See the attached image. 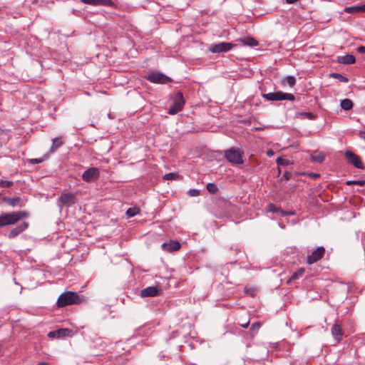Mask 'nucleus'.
Instances as JSON below:
<instances>
[{"label": "nucleus", "mask_w": 365, "mask_h": 365, "mask_svg": "<svg viewBox=\"0 0 365 365\" xmlns=\"http://www.w3.org/2000/svg\"><path fill=\"white\" fill-rule=\"evenodd\" d=\"M3 201L6 202L8 205H9L11 207H23L24 204L22 203V200L20 197H3Z\"/></svg>", "instance_id": "2eb2a0df"}, {"label": "nucleus", "mask_w": 365, "mask_h": 365, "mask_svg": "<svg viewBox=\"0 0 365 365\" xmlns=\"http://www.w3.org/2000/svg\"><path fill=\"white\" fill-rule=\"evenodd\" d=\"M234 47V44L228 42H220L214 43L210 46L208 51L213 53H220L222 52H227Z\"/></svg>", "instance_id": "0eeeda50"}, {"label": "nucleus", "mask_w": 365, "mask_h": 365, "mask_svg": "<svg viewBox=\"0 0 365 365\" xmlns=\"http://www.w3.org/2000/svg\"><path fill=\"white\" fill-rule=\"evenodd\" d=\"M325 249L324 247H318L314 250L307 258V263L309 264H314L322 259L324 255Z\"/></svg>", "instance_id": "9d476101"}, {"label": "nucleus", "mask_w": 365, "mask_h": 365, "mask_svg": "<svg viewBox=\"0 0 365 365\" xmlns=\"http://www.w3.org/2000/svg\"><path fill=\"white\" fill-rule=\"evenodd\" d=\"M344 82H348V78L344 77L343 78Z\"/></svg>", "instance_id": "3c124183"}, {"label": "nucleus", "mask_w": 365, "mask_h": 365, "mask_svg": "<svg viewBox=\"0 0 365 365\" xmlns=\"http://www.w3.org/2000/svg\"><path fill=\"white\" fill-rule=\"evenodd\" d=\"M299 115H303L309 120H312L314 118V114L312 113H309V112L301 113H299Z\"/></svg>", "instance_id": "e433bc0d"}, {"label": "nucleus", "mask_w": 365, "mask_h": 365, "mask_svg": "<svg viewBox=\"0 0 365 365\" xmlns=\"http://www.w3.org/2000/svg\"><path fill=\"white\" fill-rule=\"evenodd\" d=\"M260 327V324L259 322H255L252 324L251 329L252 330H258Z\"/></svg>", "instance_id": "ea45409f"}, {"label": "nucleus", "mask_w": 365, "mask_h": 365, "mask_svg": "<svg viewBox=\"0 0 365 365\" xmlns=\"http://www.w3.org/2000/svg\"><path fill=\"white\" fill-rule=\"evenodd\" d=\"M138 213V208L136 207H130L128 208L126 211V215L128 217H132L135 216Z\"/></svg>", "instance_id": "c756f323"}, {"label": "nucleus", "mask_w": 365, "mask_h": 365, "mask_svg": "<svg viewBox=\"0 0 365 365\" xmlns=\"http://www.w3.org/2000/svg\"><path fill=\"white\" fill-rule=\"evenodd\" d=\"M240 41L242 42L245 46H248L251 47L258 46V41L255 38L250 36L241 38L240 39Z\"/></svg>", "instance_id": "412c9836"}, {"label": "nucleus", "mask_w": 365, "mask_h": 365, "mask_svg": "<svg viewBox=\"0 0 365 365\" xmlns=\"http://www.w3.org/2000/svg\"><path fill=\"white\" fill-rule=\"evenodd\" d=\"M304 272V268L299 269L298 270H297L292 274V276L290 277V278L288 280V282L299 279L300 277H302L303 275Z\"/></svg>", "instance_id": "5701e85b"}, {"label": "nucleus", "mask_w": 365, "mask_h": 365, "mask_svg": "<svg viewBox=\"0 0 365 365\" xmlns=\"http://www.w3.org/2000/svg\"><path fill=\"white\" fill-rule=\"evenodd\" d=\"M331 333L334 339L339 341L342 337V328L340 324H336L331 328Z\"/></svg>", "instance_id": "aec40b11"}, {"label": "nucleus", "mask_w": 365, "mask_h": 365, "mask_svg": "<svg viewBox=\"0 0 365 365\" xmlns=\"http://www.w3.org/2000/svg\"><path fill=\"white\" fill-rule=\"evenodd\" d=\"M276 163H277V164L278 165H288L289 164V160L283 159L281 157H279V158H277Z\"/></svg>", "instance_id": "f704fd0d"}, {"label": "nucleus", "mask_w": 365, "mask_h": 365, "mask_svg": "<svg viewBox=\"0 0 365 365\" xmlns=\"http://www.w3.org/2000/svg\"><path fill=\"white\" fill-rule=\"evenodd\" d=\"M340 106L342 108V100L340 101Z\"/></svg>", "instance_id": "864d4df0"}, {"label": "nucleus", "mask_w": 365, "mask_h": 365, "mask_svg": "<svg viewBox=\"0 0 365 365\" xmlns=\"http://www.w3.org/2000/svg\"><path fill=\"white\" fill-rule=\"evenodd\" d=\"M64 144L62 137H57L52 139V144L49 150L48 154L55 153L60 147Z\"/></svg>", "instance_id": "dca6fc26"}, {"label": "nucleus", "mask_w": 365, "mask_h": 365, "mask_svg": "<svg viewBox=\"0 0 365 365\" xmlns=\"http://www.w3.org/2000/svg\"><path fill=\"white\" fill-rule=\"evenodd\" d=\"M291 176H292L291 173L285 172L282 176V178H284L286 180H288L289 179H290Z\"/></svg>", "instance_id": "a19ab883"}, {"label": "nucleus", "mask_w": 365, "mask_h": 365, "mask_svg": "<svg viewBox=\"0 0 365 365\" xmlns=\"http://www.w3.org/2000/svg\"><path fill=\"white\" fill-rule=\"evenodd\" d=\"M100 177V171L97 168H90L82 174V179L86 182H92L97 180Z\"/></svg>", "instance_id": "6e6552de"}, {"label": "nucleus", "mask_w": 365, "mask_h": 365, "mask_svg": "<svg viewBox=\"0 0 365 365\" xmlns=\"http://www.w3.org/2000/svg\"><path fill=\"white\" fill-rule=\"evenodd\" d=\"M347 185H356L363 186L365 185V180H348L345 182Z\"/></svg>", "instance_id": "473e14b6"}, {"label": "nucleus", "mask_w": 365, "mask_h": 365, "mask_svg": "<svg viewBox=\"0 0 365 365\" xmlns=\"http://www.w3.org/2000/svg\"><path fill=\"white\" fill-rule=\"evenodd\" d=\"M355 287L351 284H347V290L348 292L354 293L355 292Z\"/></svg>", "instance_id": "58836bf2"}, {"label": "nucleus", "mask_w": 365, "mask_h": 365, "mask_svg": "<svg viewBox=\"0 0 365 365\" xmlns=\"http://www.w3.org/2000/svg\"><path fill=\"white\" fill-rule=\"evenodd\" d=\"M14 185V182L11 180H0V186L2 187H9Z\"/></svg>", "instance_id": "72a5a7b5"}, {"label": "nucleus", "mask_w": 365, "mask_h": 365, "mask_svg": "<svg viewBox=\"0 0 365 365\" xmlns=\"http://www.w3.org/2000/svg\"><path fill=\"white\" fill-rule=\"evenodd\" d=\"M207 190L212 194H215L218 191V188L215 183H208L207 185Z\"/></svg>", "instance_id": "7c9ffc66"}, {"label": "nucleus", "mask_w": 365, "mask_h": 365, "mask_svg": "<svg viewBox=\"0 0 365 365\" xmlns=\"http://www.w3.org/2000/svg\"><path fill=\"white\" fill-rule=\"evenodd\" d=\"M38 365H49V364L46 362H41Z\"/></svg>", "instance_id": "8fccbe9b"}, {"label": "nucleus", "mask_w": 365, "mask_h": 365, "mask_svg": "<svg viewBox=\"0 0 365 365\" xmlns=\"http://www.w3.org/2000/svg\"><path fill=\"white\" fill-rule=\"evenodd\" d=\"M76 197L70 192H63L59 198V201L63 205L70 206L75 203Z\"/></svg>", "instance_id": "ddd939ff"}, {"label": "nucleus", "mask_w": 365, "mask_h": 365, "mask_svg": "<svg viewBox=\"0 0 365 365\" xmlns=\"http://www.w3.org/2000/svg\"><path fill=\"white\" fill-rule=\"evenodd\" d=\"M274 155V152L271 150L267 151V155L269 157H272Z\"/></svg>", "instance_id": "49530a36"}, {"label": "nucleus", "mask_w": 365, "mask_h": 365, "mask_svg": "<svg viewBox=\"0 0 365 365\" xmlns=\"http://www.w3.org/2000/svg\"><path fill=\"white\" fill-rule=\"evenodd\" d=\"M263 98L269 101H294L295 100V96L292 93H284L282 91H277L273 93H264L262 95Z\"/></svg>", "instance_id": "39448f33"}, {"label": "nucleus", "mask_w": 365, "mask_h": 365, "mask_svg": "<svg viewBox=\"0 0 365 365\" xmlns=\"http://www.w3.org/2000/svg\"><path fill=\"white\" fill-rule=\"evenodd\" d=\"M48 336L50 337V338H55V337L57 338L56 330V331H50L48 334Z\"/></svg>", "instance_id": "79ce46f5"}, {"label": "nucleus", "mask_w": 365, "mask_h": 365, "mask_svg": "<svg viewBox=\"0 0 365 365\" xmlns=\"http://www.w3.org/2000/svg\"><path fill=\"white\" fill-rule=\"evenodd\" d=\"M147 79L154 83H167L171 81V79L161 73H152L147 76Z\"/></svg>", "instance_id": "1a4fd4ad"}, {"label": "nucleus", "mask_w": 365, "mask_h": 365, "mask_svg": "<svg viewBox=\"0 0 365 365\" xmlns=\"http://www.w3.org/2000/svg\"><path fill=\"white\" fill-rule=\"evenodd\" d=\"M344 156L346 158L349 164L352 165L358 169H364V165L360 158V157L351 150H347L344 153Z\"/></svg>", "instance_id": "423d86ee"}, {"label": "nucleus", "mask_w": 365, "mask_h": 365, "mask_svg": "<svg viewBox=\"0 0 365 365\" xmlns=\"http://www.w3.org/2000/svg\"><path fill=\"white\" fill-rule=\"evenodd\" d=\"M188 195L191 197H196L200 195V192L196 189H191L188 191Z\"/></svg>", "instance_id": "c9c22d12"}, {"label": "nucleus", "mask_w": 365, "mask_h": 365, "mask_svg": "<svg viewBox=\"0 0 365 365\" xmlns=\"http://www.w3.org/2000/svg\"><path fill=\"white\" fill-rule=\"evenodd\" d=\"M179 175L174 173H170L168 174H165L163 176V179L166 180H177L178 178Z\"/></svg>", "instance_id": "2f4dec72"}, {"label": "nucleus", "mask_w": 365, "mask_h": 365, "mask_svg": "<svg viewBox=\"0 0 365 365\" xmlns=\"http://www.w3.org/2000/svg\"><path fill=\"white\" fill-rule=\"evenodd\" d=\"M341 61H342V57H340V56H339V57L338 58V61L341 63Z\"/></svg>", "instance_id": "603ef678"}, {"label": "nucleus", "mask_w": 365, "mask_h": 365, "mask_svg": "<svg viewBox=\"0 0 365 365\" xmlns=\"http://www.w3.org/2000/svg\"><path fill=\"white\" fill-rule=\"evenodd\" d=\"M330 76L337 78L339 81H342V75L337 73H331L329 74Z\"/></svg>", "instance_id": "4c0bfd02"}, {"label": "nucleus", "mask_w": 365, "mask_h": 365, "mask_svg": "<svg viewBox=\"0 0 365 365\" xmlns=\"http://www.w3.org/2000/svg\"><path fill=\"white\" fill-rule=\"evenodd\" d=\"M244 291H245V294H247L251 297H255L257 292V289L254 287L246 286L244 288Z\"/></svg>", "instance_id": "393cba45"}, {"label": "nucleus", "mask_w": 365, "mask_h": 365, "mask_svg": "<svg viewBox=\"0 0 365 365\" xmlns=\"http://www.w3.org/2000/svg\"><path fill=\"white\" fill-rule=\"evenodd\" d=\"M72 331L69 329H59L56 330L57 338H62L68 336Z\"/></svg>", "instance_id": "b1692460"}, {"label": "nucleus", "mask_w": 365, "mask_h": 365, "mask_svg": "<svg viewBox=\"0 0 365 365\" xmlns=\"http://www.w3.org/2000/svg\"><path fill=\"white\" fill-rule=\"evenodd\" d=\"M163 247L167 251L174 252L180 248V244L177 241H172L170 243H163Z\"/></svg>", "instance_id": "6ab92c4d"}, {"label": "nucleus", "mask_w": 365, "mask_h": 365, "mask_svg": "<svg viewBox=\"0 0 365 365\" xmlns=\"http://www.w3.org/2000/svg\"><path fill=\"white\" fill-rule=\"evenodd\" d=\"M29 215V212L26 210L3 212L0 215V227L14 225L21 219L28 218Z\"/></svg>", "instance_id": "f257e3e1"}, {"label": "nucleus", "mask_w": 365, "mask_h": 365, "mask_svg": "<svg viewBox=\"0 0 365 365\" xmlns=\"http://www.w3.org/2000/svg\"><path fill=\"white\" fill-rule=\"evenodd\" d=\"M354 106V103L351 99L344 98V110H349Z\"/></svg>", "instance_id": "bb28decb"}, {"label": "nucleus", "mask_w": 365, "mask_h": 365, "mask_svg": "<svg viewBox=\"0 0 365 365\" xmlns=\"http://www.w3.org/2000/svg\"><path fill=\"white\" fill-rule=\"evenodd\" d=\"M28 227L29 223L27 222H23L19 225L16 226V227H14L10 230V232L8 234L9 238L12 239L16 237L19 234L26 230Z\"/></svg>", "instance_id": "9b49d317"}, {"label": "nucleus", "mask_w": 365, "mask_h": 365, "mask_svg": "<svg viewBox=\"0 0 365 365\" xmlns=\"http://www.w3.org/2000/svg\"><path fill=\"white\" fill-rule=\"evenodd\" d=\"M170 100L173 101V105L168 111V114L175 115L183 109L185 101L182 92L178 91L173 93L170 96Z\"/></svg>", "instance_id": "7ed1b4c3"}, {"label": "nucleus", "mask_w": 365, "mask_h": 365, "mask_svg": "<svg viewBox=\"0 0 365 365\" xmlns=\"http://www.w3.org/2000/svg\"><path fill=\"white\" fill-rule=\"evenodd\" d=\"M299 0H286V2L287 4H294L296 3L297 1H298Z\"/></svg>", "instance_id": "de8ad7c7"}, {"label": "nucleus", "mask_w": 365, "mask_h": 365, "mask_svg": "<svg viewBox=\"0 0 365 365\" xmlns=\"http://www.w3.org/2000/svg\"><path fill=\"white\" fill-rule=\"evenodd\" d=\"M224 156L232 165L243 163V152L238 148H231L224 151Z\"/></svg>", "instance_id": "20e7f679"}, {"label": "nucleus", "mask_w": 365, "mask_h": 365, "mask_svg": "<svg viewBox=\"0 0 365 365\" xmlns=\"http://www.w3.org/2000/svg\"><path fill=\"white\" fill-rule=\"evenodd\" d=\"M160 290L158 287H148L140 291L141 297H153L159 295Z\"/></svg>", "instance_id": "f8f14e48"}, {"label": "nucleus", "mask_w": 365, "mask_h": 365, "mask_svg": "<svg viewBox=\"0 0 365 365\" xmlns=\"http://www.w3.org/2000/svg\"><path fill=\"white\" fill-rule=\"evenodd\" d=\"M267 209H268V211H269L272 213H278L282 216L294 215V212L284 211L280 207H276L274 204H272V203L267 206Z\"/></svg>", "instance_id": "a211bd4d"}, {"label": "nucleus", "mask_w": 365, "mask_h": 365, "mask_svg": "<svg viewBox=\"0 0 365 365\" xmlns=\"http://www.w3.org/2000/svg\"><path fill=\"white\" fill-rule=\"evenodd\" d=\"M360 136L361 138H363L365 140V132H361Z\"/></svg>", "instance_id": "09e8293b"}, {"label": "nucleus", "mask_w": 365, "mask_h": 365, "mask_svg": "<svg viewBox=\"0 0 365 365\" xmlns=\"http://www.w3.org/2000/svg\"><path fill=\"white\" fill-rule=\"evenodd\" d=\"M344 11L352 14L365 13V4L348 6L344 9Z\"/></svg>", "instance_id": "f3484780"}, {"label": "nucleus", "mask_w": 365, "mask_h": 365, "mask_svg": "<svg viewBox=\"0 0 365 365\" xmlns=\"http://www.w3.org/2000/svg\"><path fill=\"white\" fill-rule=\"evenodd\" d=\"M357 51L360 53L365 54V46H361L357 48Z\"/></svg>", "instance_id": "37998d69"}, {"label": "nucleus", "mask_w": 365, "mask_h": 365, "mask_svg": "<svg viewBox=\"0 0 365 365\" xmlns=\"http://www.w3.org/2000/svg\"><path fill=\"white\" fill-rule=\"evenodd\" d=\"M309 175L312 178H317L320 176L319 174L318 173H310Z\"/></svg>", "instance_id": "a18cd8bd"}, {"label": "nucleus", "mask_w": 365, "mask_h": 365, "mask_svg": "<svg viewBox=\"0 0 365 365\" xmlns=\"http://www.w3.org/2000/svg\"><path fill=\"white\" fill-rule=\"evenodd\" d=\"M49 154L48 155H46L43 158H32V159H29V162L31 163V164H38V163H43L46 158H48Z\"/></svg>", "instance_id": "c85d7f7f"}, {"label": "nucleus", "mask_w": 365, "mask_h": 365, "mask_svg": "<svg viewBox=\"0 0 365 365\" xmlns=\"http://www.w3.org/2000/svg\"><path fill=\"white\" fill-rule=\"evenodd\" d=\"M250 324V320H247L245 322H242L240 324V325L243 328H247Z\"/></svg>", "instance_id": "c03bdc74"}, {"label": "nucleus", "mask_w": 365, "mask_h": 365, "mask_svg": "<svg viewBox=\"0 0 365 365\" xmlns=\"http://www.w3.org/2000/svg\"><path fill=\"white\" fill-rule=\"evenodd\" d=\"M356 61L355 57L351 54L344 55V64H353Z\"/></svg>", "instance_id": "a878e982"}, {"label": "nucleus", "mask_w": 365, "mask_h": 365, "mask_svg": "<svg viewBox=\"0 0 365 365\" xmlns=\"http://www.w3.org/2000/svg\"><path fill=\"white\" fill-rule=\"evenodd\" d=\"M83 301L84 298L77 293L66 292L58 297L56 304L58 307H64L71 304H79Z\"/></svg>", "instance_id": "f03ea898"}, {"label": "nucleus", "mask_w": 365, "mask_h": 365, "mask_svg": "<svg viewBox=\"0 0 365 365\" xmlns=\"http://www.w3.org/2000/svg\"><path fill=\"white\" fill-rule=\"evenodd\" d=\"M81 1L83 4L92 6H114V3L112 1V0H81Z\"/></svg>", "instance_id": "4468645a"}, {"label": "nucleus", "mask_w": 365, "mask_h": 365, "mask_svg": "<svg viewBox=\"0 0 365 365\" xmlns=\"http://www.w3.org/2000/svg\"><path fill=\"white\" fill-rule=\"evenodd\" d=\"M324 154L322 153H316L311 155L313 162L321 163L324 160Z\"/></svg>", "instance_id": "4be33fe9"}, {"label": "nucleus", "mask_w": 365, "mask_h": 365, "mask_svg": "<svg viewBox=\"0 0 365 365\" xmlns=\"http://www.w3.org/2000/svg\"><path fill=\"white\" fill-rule=\"evenodd\" d=\"M283 82L287 83L290 87H293L296 83V79L292 76H287Z\"/></svg>", "instance_id": "cd10ccee"}]
</instances>
